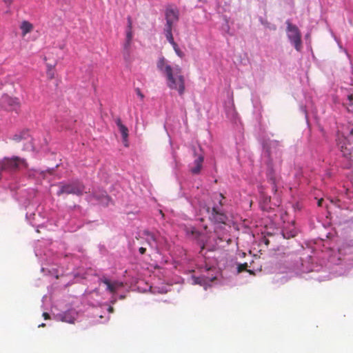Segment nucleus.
Wrapping results in <instances>:
<instances>
[{
	"mask_svg": "<svg viewBox=\"0 0 353 353\" xmlns=\"http://www.w3.org/2000/svg\"><path fill=\"white\" fill-rule=\"evenodd\" d=\"M157 67L165 76L168 87L171 90H176L179 95H183L185 86L181 68L178 65L172 68L163 57L158 59Z\"/></svg>",
	"mask_w": 353,
	"mask_h": 353,
	"instance_id": "obj_1",
	"label": "nucleus"
},
{
	"mask_svg": "<svg viewBox=\"0 0 353 353\" xmlns=\"http://www.w3.org/2000/svg\"><path fill=\"white\" fill-rule=\"evenodd\" d=\"M57 186L59 187V190L57 192L58 196L73 194L79 196L86 193L85 185L78 180L71 182H60Z\"/></svg>",
	"mask_w": 353,
	"mask_h": 353,
	"instance_id": "obj_2",
	"label": "nucleus"
},
{
	"mask_svg": "<svg viewBox=\"0 0 353 353\" xmlns=\"http://www.w3.org/2000/svg\"><path fill=\"white\" fill-rule=\"evenodd\" d=\"M165 24L163 28L164 34L172 33L174 25L179 21V11L177 8L173 6H168L165 10Z\"/></svg>",
	"mask_w": 353,
	"mask_h": 353,
	"instance_id": "obj_3",
	"label": "nucleus"
},
{
	"mask_svg": "<svg viewBox=\"0 0 353 353\" xmlns=\"http://www.w3.org/2000/svg\"><path fill=\"white\" fill-rule=\"evenodd\" d=\"M21 165L26 168L27 163L25 159L18 157H13L12 158L5 157L0 161V168L3 172H16L19 170Z\"/></svg>",
	"mask_w": 353,
	"mask_h": 353,
	"instance_id": "obj_4",
	"label": "nucleus"
},
{
	"mask_svg": "<svg viewBox=\"0 0 353 353\" xmlns=\"http://www.w3.org/2000/svg\"><path fill=\"white\" fill-rule=\"evenodd\" d=\"M288 37L295 49L300 51L302 48L301 34L296 26L292 24L289 21H286Z\"/></svg>",
	"mask_w": 353,
	"mask_h": 353,
	"instance_id": "obj_5",
	"label": "nucleus"
},
{
	"mask_svg": "<svg viewBox=\"0 0 353 353\" xmlns=\"http://www.w3.org/2000/svg\"><path fill=\"white\" fill-rule=\"evenodd\" d=\"M207 212L209 214V219L214 223L225 224L228 219L226 214L219 210L218 207L214 206L212 209L208 208Z\"/></svg>",
	"mask_w": 353,
	"mask_h": 353,
	"instance_id": "obj_6",
	"label": "nucleus"
},
{
	"mask_svg": "<svg viewBox=\"0 0 353 353\" xmlns=\"http://www.w3.org/2000/svg\"><path fill=\"white\" fill-rule=\"evenodd\" d=\"M99 281L104 283L107 286V290L110 292L114 294L117 291L123 287V283L122 282L114 281L111 282L109 279L105 278V276L101 278Z\"/></svg>",
	"mask_w": 353,
	"mask_h": 353,
	"instance_id": "obj_7",
	"label": "nucleus"
},
{
	"mask_svg": "<svg viewBox=\"0 0 353 353\" xmlns=\"http://www.w3.org/2000/svg\"><path fill=\"white\" fill-rule=\"evenodd\" d=\"M115 123L119 128V132H121L123 138V142L124 143L125 146H128V128L124 125L122 122L121 119L119 117H117L115 119Z\"/></svg>",
	"mask_w": 353,
	"mask_h": 353,
	"instance_id": "obj_8",
	"label": "nucleus"
},
{
	"mask_svg": "<svg viewBox=\"0 0 353 353\" xmlns=\"http://www.w3.org/2000/svg\"><path fill=\"white\" fill-rule=\"evenodd\" d=\"M204 157L202 154L199 155L194 161V166L190 168V172L193 174H198L200 173Z\"/></svg>",
	"mask_w": 353,
	"mask_h": 353,
	"instance_id": "obj_9",
	"label": "nucleus"
},
{
	"mask_svg": "<svg viewBox=\"0 0 353 353\" xmlns=\"http://www.w3.org/2000/svg\"><path fill=\"white\" fill-rule=\"evenodd\" d=\"M20 28L22 32V35L25 36L28 33H30L33 30V25L28 21H22Z\"/></svg>",
	"mask_w": 353,
	"mask_h": 353,
	"instance_id": "obj_10",
	"label": "nucleus"
},
{
	"mask_svg": "<svg viewBox=\"0 0 353 353\" xmlns=\"http://www.w3.org/2000/svg\"><path fill=\"white\" fill-rule=\"evenodd\" d=\"M4 101L6 102L10 106L16 108L19 107L20 102L18 98L16 97H10L8 96H6L4 97Z\"/></svg>",
	"mask_w": 353,
	"mask_h": 353,
	"instance_id": "obj_11",
	"label": "nucleus"
},
{
	"mask_svg": "<svg viewBox=\"0 0 353 353\" xmlns=\"http://www.w3.org/2000/svg\"><path fill=\"white\" fill-rule=\"evenodd\" d=\"M268 180L272 185V189L276 192V177L274 176V170L272 168L268 171Z\"/></svg>",
	"mask_w": 353,
	"mask_h": 353,
	"instance_id": "obj_12",
	"label": "nucleus"
},
{
	"mask_svg": "<svg viewBox=\"0 0 353 353\" xmlns=\"http://www.w3.org/2000/svg\"><path fill=\"white\" fill-rule=\"evenodd\" d=\"M146 234L148 236V239H147L148 243L150 245V247L157 249V246L154 245V244H153V243H156V241H157L155 236L153 234L148 232H146Z\"/></svg>",
	"mask_w": 353,
	"mask_h": 353,
	"instance_id": "obj_13",
	"label": "nucleus"
},
{
	"mask_svg": "<svg viewBox=\"0 0 353 353\" xmlns=\"http://www.w3.org/2000/svg\"><path fill=\"white\" fill-rule=\"evenodd\" d=\"M132 40H128V39H125V41L123 44V50H124V57L125 59H126V57L129 56L130 54V46H131V43H132Z\"/></svg>",
	"mask_w": 353,
	"mask_h": 353,
	"instance_id": "obj_14",
	"label": "nucleus"
},
{
	"mask_svg": "<svg viewBox=\"0 0 353 353\" xmlns=\"http://www.w3.org/2000/svg\"><path fill=\"white\" fill-rule=\"evenodd\" d=\"M165 36L167 40L168 41V42L172 45L174 51L176 50V49L179 48L177 43L174 40L172 33L165 34Z\"/></svg>",
	"mask_w": 353,
	"mask_h": 353,
	"instance_id": "obj_15",
	"label": "nucleus"
},
{
	"mask_svg": "<svg viewBox=\"0 0 353 353\" xmlns=\"http://www.w3.org/2000/svg\"><path fill=\"white\" fill-rule=\"evenodd\" d=\"M28 136V133L25 132H21L19 134H16L13 136L12 139L17 142L21 141L22 139H26V137Z\"/></svg>",
	"mask_w": 353,
	"mask_h": 353,
	"instance_id": "obj_16",
	"label": "nucleus"
},
{
	"mask_svg": "<svg viewBox=\"0 0 353 353\" xmlns=\"http://www.w3.org/2000/svg\"><path fill=\"white\" fill-rule=\"evenodd\" d=\"M93 196L101 201H106L108 199V196L106 195L105 192H102L99 195H97L95 193H93Z\"/></svg>",
	"mask_w": 353,
	"mask_h": 353,
	"instance_id": "obj_17",
	"label": "nucleus"
},
{
	"mask_svg": "<svg viewBox=\"0 0 353 353\" xmlns=\"http://www.w3.org/2000/svg\"><path fill=\"white\" fill-rule=\"evenodd\" d=\"M133 39V32L132 29H126V38L128 40H132Z\"/></svg>",
	"mask_w": 353,
	"mask_h": 353,
	"instance_id": "obj_18",
	"label": "nucleus"
},
{
	"mask_svg": "<svg viewBox=\"0 0 353 353\" xmlns=\"http://www.w3.org/2000/svg\"><path fill=\"white\" fill-rule=\"evenodd\" d=\"M248 268V263H242V264H239L238 265V272H241L244 270H245Z\"/></svg>",
	"mask_w": 353,
	"mask_h": 353,
	"instance_id": "obj_19",
	"label": "nucleus"
},
{
	"mask_svg": "<svg viewBox=\"0 0 353 353\" xmlns=\"http://www.w3.org/2000/svg\"><path fill=\"white\" fill-rule=\"evenodd\" d=\"M47 76L50 79H52L54 77V72L51 68L47 72Z\"/></svg>",
	"mask_w": 353,
	"mask_h": 353,
	"instance_id": "obj_20",
	"label": "nucleus"
},
{
	"mask_svg": "<svg viewBox=\"0 0 353 353\" xmlns=\"http://www.w3.org/2000/svg\"><path fill=\"white\" fill-rule=\"evenodd\" d=\"M135 92H136L137 94L140 97V99H141V100H143V99H144V95H143V94L141 92V91L140 88H137L135 89Z\"/></svg>",
	"mask_w": 353,
	"mask_h": 353,
	"instance_id": "obj_21",
	"label": "nucleus"
},
{
	"mask_svg": "<svg viewBox=\"0 0 353 353\" xmlns=\"http://www.w3.org/2000/svg\"><path fill=\"white\" fill-rule=\"evenodd\" d=\"M175 53L180 57V58H183L185 57V54L183 52H182L180 48L179 49H176V50L174 51Z\"/></svg>",
	"mask_w": 353,
	"mask_h": 353,
	"instance_id": "obj_22",
	"label": "nucleus"
},
{
	"mask_svg": "<svg viewBox=\"0 0 353 353\" xmlns=\"http://www.w3.org/2000/svg\"><path fill=\"white\" fill-rule=\"evenodd\" d=\"M127 20H128L127 29H132V21L131 17H128Z\"/></svg>",
	"mask_w": 353,
	"mask_h": 353,
	"instance_id": "obj_23",
	"label": "nucleus"
},
{
	"mask_svg": "<svg viewBox=\"0 0 353 353\" xmlns=\"http://www.w3.org/2000/svg\"><path fill=\"white\" fill-rule=\"evenodd\" d=\"M217 237H218L219 240L221 242H222V241H227L228 242L230 241V239L227 240V239H225V237L224 236V235L221 236V235H219V234H218V235H217Z\"/></svg>",
	"mask_w": 353,
	"mask_h": 353,
	"instance_id": "obj_24",
	"label": "nucleus"
},
{
	"mask_svg": "<svg viewBox=\"0 0 353 353\" xmlns=\"http://www.w3.org/2000/svg\"><path fill=\"white\" fill-rule=\"evenodd\" d=\"M7 7L10 6L14 0H3Z\"/></svg>",
	"mask_w": 353,
	"mask_h": 353,
	"instance_id": "obj_25",
	"label": "nucleus"
},
{
	"mask_svg": "<svg viewBox=\"0 0 353 353\" xmlns=\"http://www.w3.org/2000/svg\"><path fill=\"white\" fill-rule=\"evenodd\" d=\"M141 254H144L146 252V248L143 247H141L139 250Z\"/></svg>",
	"mask_w": 353,
	"mask_h": 353,
	"instance_id": "obj_26",
	"label": "nucleus"
},
{
	"mask_svg": "<svg viewBox=\"0 0 353 353\" xmlns=\"http://www.w3.org/2000/svg\"><path fill=\"white\" fill-rule=\"evenodd\" d=\"M43 316L44 319H46V320L50 319V314L47 312H43Z\"/></svg>",
	"mask_w": 353,
	"mask_h": 353,
	"instance_id": "obj_27",
	"label": "nucleus"
},
{
	"mask_svg": "<svg viewBox=\"0 0 353 353\" xmlns=\"http://www.w3.org/2000/svg\"><path fill=\"white\" fill-rule=\"evenodd\" d=\"M324 202V200L323 199H321L318 201V206L321 207L323 206V203Z\"/></svg>",
	"mask_w": 353,
	"mask_h": 353,
	"instance_id": "obj_28",
	"label": "nucleus"
},
{
	"mask_svg": "<svg viewBox=\"0 0 353 353\" xmlns=\"http://www.w3.org/2000/svg\"><path fill=\"white\" fill-rule=\"evenodd\" d=\"M108 311L110 312V313H112L114 312V308L112 306H110L108 309Z\"/></svg>",
	"mask_w": 353,
	"mask_h": 353,
	"instance_id": "obj_29",
	"label": "nucleus"
},
{
	"mask_svg": "<svg viewBox=\"0 0 353 353\" xmlns=\"http://www.w3.org/2000/svg\"><path fill=\"white\" fill-rule=\"evenodd\" d=\"M45 326H46V324H45V323H41V324H40V325H39V327H45Z\"/></svg>",
	"mask_w": 353,
	"mask_h": 353,
	"instance_id": "obj_30",
	"label": "nucleus"
},
{
	"mask_svg": "<svg viewBox=\"0 0 353 353\" xmlns=\"http://www.w3.org/2000/svg\"><path fill=\"white\" fill-rule=\"evenodd\" d=\"M219 204H220L221 206H222L223 205V203H222L221 201H219Z\"/></svg>",
	"mask_w": 353,
	"mask_h": 353,
	"instance_id": "obj_31",
	"label": "nucleus"
},
{
	"mask_svg": "<svg viewBox=\"0 0 353 353\" xmlns=\"http://www.w3.org/2000/svg\"><path fill=\"white\" fill-rule=\"evenodd\" d=\"M219 196H220L221 198H222V199H223V198H224L222 194H219Z\"/></svg>",
	"mask_w": 353,
	"mask_h": 353,
	"instance_id": "obj_32",
	"label": "nucleus"
},
{
	"mask_svg": "<svg viewBox=\"0 0 353 353\" xmlns=\"http://www.w3.org/2000/svg\"><path fill=\"white\" fill-rule=\"evenodd\" d=\"M352 95L349 96V99H350V101L352 100Z\"/></svg>",
	"mask_w": 353,
	"mask_h": 353,
	"instance_id": "obj_33",
	"label": "nucleus"
},
{
	"mask_svg": "<svg viewBox=\"0 0 353 353\" xmlns=\"http://www.w3.org/2000/svg\"><path fill=\"white\" fill-rule=\"evenodd\" d=\"M194 154L196 153V149L195 148H194Z\"/></svg>",
	"mask_w": 353,
	"mask_h": 353,
	"instance_id": "obj_34",
	"label": "nucleus"
}]
</instances>
